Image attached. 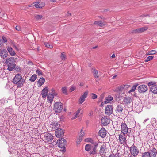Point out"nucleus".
Returning <instances> with one entry per match:
<instances>
[{
    "instance_id": "nucleus-2",
    "label": "nucleus",
    "mask_w": 157,
    "mask_h": 157,
    "mask_svg": "<svg viewBox=\"0 0 157 157\" xmlns=\"http://www.w3.org/2000/svg\"><path fill=\"white\" fill-rule=\"evenodd\" d=\"M14 58L10 57L6 61V64L8 66L7 69L9 71H11L15 68L16 65L14 62Z\"/></svg>"
},
{
    "instance_id": "nucleus-49",
    "label": "nucleus",
    "mask_w": 157,
    "mask_h": 157,
    "mask_svg": "<svg viewBox=\"0 0 157 157\" xmlns=\"http://www.w3.org/2000/svg\"><path fill=\"white\" fill-rule=\"evenodd\" d=\"M155 83V82H150L148 83V85L150 86H151L153 85Z\"/></svg>"
},
{
    "instance_id": "nucleus-6",
    "label": "nucleus",
    "mask_w": 157,
    "mask_h": 157,
    "mask_svg": "<svg viewBox=\"0 0 157 157\" xmlns=\"http://www.w3.org/2000/svg\"><path fill=\"white\" fill-rule=\"evenodd\" d=\"M63 109L62 105L60 102H56L54 105V110L56 113L60 112Z\"/></svg>"
},
{
    "instance_id": "nucleus-62",
    "label": "nucleus",
    "mask_w": 157,
    "mask_h": 157,
    "mask_svg": "<svg viewBox=\"0 0 157 157\" xmlns=\"http://www.w3.org/2000/svg\"><path fill=\"white\" fill-rule=\"evenodd\" d=\"M115 55L114 54H113L111 56L112 58H115Z\"/></svg>"
},
{
    "instance_id": "nucleus-56",
    "label": "nucleus",
    "mask_w": 157,
    "mask_h": 157,
    "mask_svg": "<svg viewBox=\"0 0 157 157\" xmlns=\"http://www.w3.org/2000/svg\"><path fill=\"white\" fill-rule=\"evenodd\" d=\"M78 117V115H76V114H75V115L74 116L72 117V119H74L75 118H76L77 117Z\"/></svg>"
},
{
    "instance_id": "nucleus-22",
    "label": "nucleus",
    "mask_w": 157,
    "mask_h": 157,
    "mask_svg": "<svg viewBox=\"0 0 157 157\" xmlns=\"http://www.w3.org/2000/svg\"><path fill=\"white\" fill-rule=\"evenodd\" d=\"M106 134V131L104 128H102L99 131V135L102 138L104 137Z\"/></svg>"
},
{
    "instance_id": "nucleus-59",
    "label": "nucleus",
    "mask_w": 157,
    "mask_h": 157,
    "mask_svg": "<svg viewBox=\"0 0 157 157\" xmlns=\"http://www.w3.org/2000/svg\"><path fill=\"white\" fill-rule=\"evenodd\" d=\"M109 157H117L115 155H110Z\"/></svg>"
},
{
    "instance_id": "nucleus-24",
    "label": "nucleus",
    "mask_w": 157,
    "mask_h": 157,
    "mask_svg": "<svg viewBox=\"0 0 157 157\" xmlns=\"http://www.w3.org/2000/svg\"><path fill=\"white\" fill-rule=\"evenodd\" d=\"M48 101V102L51 103L52 102L54 98V95L52 93H49L47 96Z\"/></svg>"
},
{
    "instance_id": "nucleus-29",
    "label": "nucleus",
    "mask_w": 157,
    "mask_h": 157,
    "mask_svg": "<svg viewBox=\"0 0 157 157\" xmlns=\"http://www.w3.org/2000/svg\"><path fill=\"white\" fill-rule=\"evenodd\" d=\"M35 4V7L37 8H42L45 5L43 2H36Z\"/></svg>"
},
{
    "instance_id": "nucleus-31",
    "label": "nucleus",
    "mask_w": 157,
    "mask_h": 157,
    "mask_svg": "<svg viewBox=\"0 0 157 157\" xmlns=\"http://www.w3.org/2000/svg\"><path fill=\"white\" fill-rule=\"evenodd\" d=\"M113 99V98L111 96L109 95L105 98V99L104 101L105 104L108 103L110 102Z\"/></svg>"
},
{
    "instance_id": "nucleus-19",
    "label": "nucleus",
    "mask_w": 157,
    "mask_h": 157,
    "mask_svg": "<svg viewBox=\"0 0 157 157\" xmlns=\"http://www.w3.org/2000/svg\"><path fill=\"white\" fill-rule=\"evenodd\" d=\"M123 106L121 105H118L116 107V112L118 114H121L123 110Z\"/></svg>"
},
{
    "instance_id": "nucleus-27",
    "label": "nucleus",
    "mask_w": 157,
    "mask_h": 157,
    "mask_svg": "<svg viewBox=\"0 0 157 157\" xmlns=\"http://www.w3.org/2000/svg\"><path fill=\"white\" fill-rule=\"evenodd\" d=\"M8 55L7 51L5 50L2 51L0 53V56L1 57L4 58L7 57Z\"/></svg>"
},
{
    "instance_id": "nucleus-54",
    "label": "nucleus",
    "mask_w": 157,
    "mask_h": 157,
    "mask_svg": "<svg viewBox=\"0 0 157 157\" xmlns=\"http://www.w3.org/2000/svg\"><path fill=\"white\" fill-rule=\"evenodd\" d=\"M26 62L28 63V64L29 65H32L33 64L32 62L30 61H29V60L27 61Z\"/></svg>"
},
{
    "instance_id": "nucleus-51",
    "label": "nucleus",
    "mask_w": 157,
    "mask_h": 157,
    "mask_svg": "<svg viewBox=\"0 0 157 157\" xmlns=\"http://www.w3.org/2000/svg\"><path fill=\"white\" fill-rule=\"evenodd\" d=\"M93 114V111L92 110L90 111L89 112V113H88V115L89 116H92Z\"/></svg>"
},
{
    "instance_id": "nucleus-16",
    "label": "nucleus",
    "mask_w": 157,
    "mask_h": 157,
    "mask_svg": "<svg viewBox=\"0 0 157 157\" xmlns=\"http://www.w3.org/2000/svg\"><path fill=\"white\" fill-rule=\"evenodd\" d=\"M113 107L111 105H107L105 108V113L106 114L110 115L113 112Z\"/></svg>"
},
{
    "instance_id": "nucleus-48",
    "label": "nucleus",
    "mask_w": 157,
    "mask_h": 157,
    "mask_svg": "<svg viewBox=\"0 0 157 157\" xmlns=\"http://www.w3.org/2000/svg\"><path fill=\"white\" fill-rule=\"evenodd\" d=\"M6 110L7 112L9 113H11L12 111V110L11 109L9 108L6 109Z\"/></svg>"
},
{
    "instance_id": "nucleus-23",
    "label": "nucleus",
    "mask_w": 157,
    "mask_h": 157,
    "mask_svg": "<svg viewBox=\"0 0 157 157\" xmlns=\"http://www.w3.org/2000/svg\"><path fill=\"white\" fill-rule=\"evenodd\" d=\"M48 87H46L42 90L41 94L42 97L45 98L46 97L48 94Z\"/></svg>"
},
{
    "instance_id": "nucleus-36",
    "label": "nucleus",
    "mask_w": 157,
    "mask_h": 157,
    "mask_svg": "<svg viewBox=\"0 0 157 157\" xmlns=\"http://www.w3.org/2000/svg\"><path fill=\"white\" fill-rule=\"evenodd\" d=\"M62 91L63 94L65 95L67 94V89L66 87H63L62 88Z\"/></svg>"
},
{
    "instance_id": "nucleus-63",
    "label": "nucleus",
    "mask_w": 157,
    "mask_h": 157,
    "mask_svg": "<svg viewBox=\"0 0 157 157\" xmlns=\"http://www.w3.org/2000/svg\"><path fill=\"white\" fill-rule=\"evenodd\" d=\"M2 41L1 39H0V46H2Z\"/></svg>"
},
{
    "instance_id": "nucleus-50",
    "label": "nucleus",
    "mask_w": 157,
    "mask_h": 157,
    "mask_svg": "<svg viewBox=\"0 0 157 157\" xmlns=\"http://www.w3.org/2000/svg\"><path fill=\"white\" fill-rule=\"evenodd\" d=\"M17 31H20L21 29V27L18 25L16 26L15 27Z\"/></svg>"
},
{
    "instance_id": "nucleus-34",
    "label": "nucleus",
    "mask_w": 157,
    "mask_h": 157,
    "mask_svg": "<svg viewBox=\"0 0 157 157\" xmlns=\"http://www.w3.org/2000/svg\"><path fill=\"white\" fill-rule=\"evenodd\" d=\"M151 123L154 127H157V121L155 118H153L151 119Z\"/></svg>"
},
{
    "instance_id": "nucleus-28",
    "label": "nucleus",
    "mask_w": 157,
    "mask_h": 157,
    "mask_svg": "<svg viewBox=\"0 0 157 157\" xmlns=\"http://www.w3.org/2000/svg\"><path fill=\"white\" fill-rule=\"evenodd\" d=\"M92 70V72L94 77L95 78H98L99 77V72H100L95 69H93Z\"/></svg>"
},
{
    "instance_id": "nucleus-14",
    "label": "nucleus",
    "mask_w": 157,
    "mask_h": 157,
    "mask_svg": "<svg viewBox=\"0 0 157 157\" xmlns=\"http://www.w3.org/2000/svg\"><path fill=\"white\" fill-rule=\"evenodd\" d=\"M148 27L147 26H144L142 28L136 29L132 30V33H140L147 30Z\"/></svg>"
},
{
    "instance_id": "nucleus-39",
    "label": "nucleus",
    "mask_w": 157,
    "mask_h": 157,
    "mask_svg": "<svg viewBox=\"0 0 157 157\" xmlns=\"http://www.w3.org/2000/svg\"><path fill=\"white\" fill-rule=\"evenodd\" d=\"M35 18L37 20H40L42 19L43 16L42 15H36L35 16Z\"/></svg>"
},
{
    "instance_id": "nucleus-47",
    "label": "nucleus",
    "mask_w": 157,
    "mask_h": 157,
    "mask_svg": "<svg viewBox=\"0 0 157 157\" xmlns=\"http://www.w3.org/2000/svg\"><path fill=\"white\" fill-rule=\"evenodd\" d=\"M76 89L75 86H72L70 88V90L71 92L73 91Z\"/></svg>"
},
{
    "instance_id": "nucleus-45",
    "label": "nucleus",
    "mask_w": 157,
    "mask_h": 157,
    "mask_svg": "<svg viewBox=\"0 0 157 157\" xmlns=\"http://www.w3.org/2000/svg\"><path fill=\"white\" fill-rule=\"evenodd\" d=\"M91 95V97H92V98L93 99H96L97 98V95H96L95 94L92 93Z\"/></svg>"
},
{
    "instance_id": "nucleus-44",
    "label": "nucleus",
    "mask_w": 157,
    "mask_h": 157,
    "mask_svg": "<svg viewBox=\"0 0 157 157\" xmlns=\"http://www.w3.org/2000/svg\"><path fill=\"white\" fill-rule=\"evenodd\" d=\"M148 54L149 55H153L156 53V52L155 50H151L148 52Z\"/></svg>"
},
{
    "instance_id": "nucleus-38",
    "label": "nucleus",
    "mask_w": 157,
    "mask_h": 157,
    "mask_svg": "<svg viewBox=\"0 0 157 157\" xmlns=\"http://www.w3.org/2000/svg\"><path fill=\"white\" fill-rule=\"evenodd\" d=\"M141 157H150V155L147 152H145L142 154Z\"/></svg>"
},
{
    "instance_id": "nucleus-13",
    "label": "nucleus",
    "mask_w": 157,
    "mask_h": 157,
    "mask_svg": "<svg viewBox=\"0 0 157 157\" xmlns=\"http://www.w3.org/2000/svg\"><path fill=\"white\" fill-rule=\"evenodd\" d=\"M110 119L106 117H103L101 121V124L104 126L107 125L109 123Z\"/></svg>"
},
{
    "instance_id": "nucleus-21",
    "label": "nucleus",
    "mask_w": 157,
    "mask_h": 157,
    "mask_svg": "<svg viewBox=\"0 0 157 157\" xmlns=\"http://www.w3.org/2000/svg\"><path fill=\"white\" fill-rule=\"evenodd\" d=\"M126 134H120L119 135V140L121 144L124 143L126 141Z\"/></svg>"
},
{
    "instance_id": "nucleus-60",
    "label": "nucleus",
    "mask_w": 157,
    "mask_h": 157,
    "mask_svg": "<svg viewBox=\"0 0 157 157\" xmlns=\"http://www.w3.org/2000/svg\"><path fill=\"white\" fill-rule=\"evenodd\" d=\"M149 120V119H148V118H147V119H146L144 121V122H143V123L144 124H145V122H146L147 120Z\"/></svg>"
},
{
    "instance_id": "nucleus-32",
    "label": "nucleus",
    "mask_w": 157,
    "mask_h": 157,
    "mask_svg": "<svg viewBox=\"0 0 157 157\" xmlns=\"http://www.w3.org/2000/svg\"><path fill=\"white\" fill-rule=\"evenodd\" d=\"M138 85V84L134 85L132 88V89L128 91V92L132 94V92H133L136 90L137 86Z\"/></svg>"
},
{
    "instance_id": "nucleus-33",
    "label": "nucleus",
    "mask_w": 157,
    "mask_h": 157,
    "mask_svg": "<svg viewBox=\"0 0 157 157\" xmlns=\"http://www.w3.org/2000/svg\"><path fill=\"white\" fill-rule=\"evenodd\" d=\"M45 81V79L44 78L42 77L40 78L38 81V83L40 84V86H41L43 85V84L44 83Z\"/></svg>"
},
{
    "instance_id": "nucleus-4",
    "label": "nucleus",
    "mask_w": 157,
    "mask_h": 157,
    "mask_svg": "<svg viewBox=\"0 0 157 157\" xmlns=\"http://www.w3.org/2000/svg\"><path fill=\"white\" fill-rule=\"evenodd\" d=\"M129 129L128 128L125 123H122L121 125V131L123 134H127L130 136L132 134L129 132Z\"/></svg>"
},
{
    "instance_id": "nucleus-15",
    "label": "nucleus",
    "mask_w": 157,
    "mask_h": 157,
    "mask_svg": "<svg viewBox=\"0 0 157 157\" xmlns=\"http://www.w3.org/2000/svg\"><path fill=\"white\" fill-rule=\"evenodd\" d=\"M88 94V92L86 91L80 97L79 99V104H81L85 101V99L87 97Z\"/></svg>"
},
{
    "instance_id": "nucleus-43",
    "label": "nucleus",
    "mask_w": 157,
    "mask_h": 157,
    "mask_svg": "<svg viewBox=\"0 0 157 157\" xmlns=\"http://www.w3.org/2000/svg\"><path fill=\"white\" fill-rule=\"evenodd\" d=\"M80 133V134L79 136V138L80 139H81V140H82V137H83V136L84 135V132H83L82 130H81Z\"/></svg>"
},
{
    "instance_id": "nucleus-37",
    "label": "nucleus",
    "mask_w": 157,
    "mask_h": 157,
    "mask_svg": "<svg viewBox=\"0 0 157 157\" xmlns=\"http://www.w3.org/2000/svg\"><path fill=\"white\" fill-rule=\"evenodd\" d=\"M94 140L90 138H87L85 139L84 141L87 142H89L92 143Z\"/></svg>"
},
{
    "instance_id": "nucleus-20",
    "label": "nucleus",
    "mask_w": 157,
    "mask_h": 157,
    "mask_svg": "<svg viewBox=\"0 0 157 157\" xmlns=\"http://www.w3.org/2000/svg\"><path fill=\"white\" fill-rule=\"evenodd\" d=\"M130 86L128 85H122L118 87V89L120 91H124L130 87Z\"/></svg>"
},
{
    "instance_id": "nucleus-53",
    "label": "nucleus",
    "mask_w": 157,
    "mask_h": 157,
    "mask_svg": "<svg viewBox=\"0 0 157 157\" xmlns=\"http://www.w3.org/2000/svg\"><path fill=\"white\" fill-rule=\"evenodd\" d=\"M81 109H79L77 111V112L76 113V115H78L79 114L80 111L81 110Z\"/></svg>"
},
{
    "instance_id": "nucleus-55",
    "label": "nucleus",
    "mask_w": 157,
    "mask_h": 157,
    "mask_svg": "<svg viewBox=\"0 0 157 157\" xmlns=\"http://www.w3.org/2000/svg\"><path fill=\"white\" fill-rule=\"evenodd\" d=\"M78 117V115H76V114H75V115L74 116L72 117V119H74L75 118H76L77 117Z\"/></svg>"
},
{
    "instance_id": "nucleus-5",
    "label": "nucleus",
    "mask_w": 157,
    "mask_h": 157,
    "mask_svg": "<svg viewBox=\"0 0 157 157\" xmlns=\"http://www.w3.org/2000/svg\"><path fill=\"white\" fill-rule=\"evenodd\" d=\"M124 104L128 108L132 107V101L131 98L129 97H125L124 100Z\"/></svg>"
},
{
    "instance_id": "nucleus-35",
    "label": "nucleus",
    "mask_w": 157,
    "mask_h": 157,
    "mask_svg": "<svg viewBox=\"0 0 157 157\" xmlns=\"http://www.w3.org/2000/svg\"><path fill=\"white\" fill-rule=\"evenodd\" d=\"M37 78V75L35 74L33 75L30 78L29 80L32 82H34Z\"/></svg>"
},
{
    "instance_id": "nucleus-58",
    "label": "nucleus",
    "mask_w": 157,
    "mask_h": 157,
    "mask_svg": "<svg viewBox=\"0 0 157 157\" xmlns=\"http://www.w3.org/2000/svg\"><path fill=\"white\" fill-rule=\"evenodd\" d=\"M82 140H81V139H80L79 138V140H78V141L77 142V144H78L80 143V142H81V141Z\"/></svg>"
},
{
    "instance_id": "nucleus-61",
    "label": "nucleus",
    "mask_w": 157,
    "mask_h": 157,
    "mask_svg": "<svg viewBox=\"0 0 157 157\" xmlns=\"http://www.w3.org/2000/svg\"><path fill=\"white\" fill-rule=\"evenodd\" d=\"M83 85V84L82 82H80L79 84V86H82Z\"/></svg>"
},
{
    "instance_id": "nucleus-46",
    "label": "nucleus",
    "mask_w": 157,
    "mask_h": 157,
    "mask_svg": "<svg viewBox=\"0 0 157 157\" xmlns=\"http://www.w3.org/2000/svg\"><path fill=\"white\" fill-rule=\"evenodd\" d=\"M36 73L39 75H42V72L41 71L40 69H38L36 71Z\"/></svg>"
},
{
    "instance_id": "nucleus-12",
    "label": "nucleus",
    "mask_w": 157,
    "mask_h": 157,
    "mask_svg": "<svg viewBox=\"0 0 157 157\" xmlns=\"http://www.w3.org/2000/svg\"><path fill=\"white\" fill-rule=\"evenodd\" d=\"M100 144H101V148L99 150V153L100 155H103L105 152V149L106 145L105 143L102 142H99Z\"/></svg>"
},
{
    "instance_id": "nucleus-57",
    "label": "nucleus",
    "mask_w": 157,
    "mask_h": 157,
    "mask_svg": "<svg viewBox=\"0 0 157 157\" xmlns=\"http://www.w3.org/2000/svg\"><path fill=\"white\" fill-rule=\"evenodd\" d=\"M59 123H58V122H57L56 123L55 126H56V128L59 127Z\"/></svg>"
},
{
    "instance_id": "nucleus-26",
    "label": "nucleus",
    "mask_w": 157,
    "mask_h": 157,
    "mask_svg": "<svg viewBox=\"0 0 157 157\" xmlns=\"http://www.w3.org/2000/svg\"><path fill=\"white\" fill-rule=\"evenodd\" d=\"M94 24L98 25L100 27H103L105 25V21H95L94 22Z\"/></svg>"
},
{
    "instance_id": "nucleus-7",
    "label": "nucleus",
    "mask_w": 157,
    "mask_h": 157,
    "mask_svg": "<svg viewBox=\"0 0 157 157\" xmlns=\"http://www.w3.org/2000/svg\"><path fill=\"white\" fill-rule=\"evenodd\" d=\"M130 151L131 155L134 156H137L139 152V149L134 145L130 147Z\"/></svg>"
},
{
    "instance_id": "nucleus-64",
    "label": "nucleus",
    "mask_w": 157,
    "mask_h": 157,
    "mask_svg": "<svg viewBox=\"0 0 157 157\" xmlns=\"http://www.w3.org/2000/svg\"><path fill=\"white\" fill-rule=\"evenodd\" d=\"M136 157V156H134L132 155H131L129 157Z\"/></svg>"
},
{
    "instance_id": "nucleus-42",
    "label": "nucleus",
    "mask_w": 157,
    "mask_h": 157,
    "mask_svg": "<svg viewBox=\"0 0 157 157\" xmlns=\"http://www.w3.org/2000/svg\"><path fill=\"white\" fill-rule=\"evenodd\" d=\"M45 46L48 47L49 48H53V46L52 45H50L48 43H45Z\"/></svg>"
},
{
    "instance_id": "nucleus-3",
    "label": "nucleus",
    "mask_w": 157,
    "mask_h": 157,
    "mask_svg": "<svg viewBox=\"0 0 157 157\" xmlns=\"http://www.w3.org/2000/svg\"><path fill=\"white\" fill-rule=\"evenodd\" d=\"M57 143L59 147L63 149L61 151L65 152V146L67 144L66 140L64 138H62L57 140Z\"/></svg>"
},
{
    "instance_id": "nucleus-17",
    "label": "nucleus",
    "mask_w": 157,
    "mask_h": 157,
    "mask_svg": "<svg viewBox=\"0 0 157 157\" xmlns=\"http://www.w3.org/2000/svg\"><path fill=\"white\" fill-rule=\"evenodd\" d=\"M147 152L150 157H155L157 153V150L154 148L149 150Z\"/></svg>"
},
{
    "instance_id": "nucleus-25",
    "label": "nucleus",
    "mask_w": 157,
    "mask_h": 157,
    "mask_svg": "<svg viewBox=\"0 0 157 157\" xmlns=\"http://www.w3.org/2000/svg\"><path fill=\"white\" fill-rule=\"evenodd\" d=\"M150 91L153 93L154 94H157V86L155 85L151 86L150 87Z\"/></svg>"
},
{
    "instance_id": "nucleus-1",
    "label": "nucleus",
    "mask_w": 157,
    "mask_h": 157,
    "mask_svg": "<svg viewBox=\"0 0 157 157\" xmlns=\"http://www.w3.org/2000/svg\"><path fill=\"white\" fill-rule=\"evenodd\" d=\"M25 80L23 78L21 74H18L14 78L13 82L16 84L17 87H21L23 86Z\"/></svg>"
},
{
    "instance_id": "nucleus-9",
    "label": "nucleus",
    "mask_w": 157,
    "mask_h": 157,
    "mask_svg": "<svg viewBox=\"0 0 157 157\" xmlns=\"http://www.w3.org/2000/svg\"><path fill=\"white\" fill-rule=\"evenodd\" d=\"M139 92L140 93H143L146 92L148 90L147 86L144 84L139 86L138 88Z\"/></svg>"
},
{
    "instance_id": "nucleus-40",
    "label": "nucleus",
    "mask_w": 157,
    "mask_h": 157,
    "mask_svg": "<svg viewBox=\"0 0 157 157\" xmlns=\"http://www.w3.org/2000/svg\"><path fill=\"white\" fill-rule=\"evenodd\" d=\"M61 58L62 60H65L66 59V55L64 52L61 54Z\"/></svg>"
},
{
    "instance_id": "nucleus-8",
    "label": "nucleus",
    "mask_w": 157,
    "mask_h": 157,
    "mask_svg": "<svg viewBox=\"0 0 157 157\" xmlns=\"http://www.w3.org/2000/svg\"><path fill=\"white\" fill-rule=\"evenodd\" d=\"M44 139L46 142L50 144L52 143L53 139V136L51 134L46 133L44 134Z\"/></svg>"
},
{
    "instance_id": "nucleus-30",
    "label": "nucleus",
    "mask_w": 157,
    "mask_h": 157,
    "mask_svg": "<svg viewBox=\"0 0 157 157\" xmlns=\"http://www.w3.org/2000/svg\"><path fill=\"white\" fill-rule=\"evenodd\" d=\"M7 50L10 54L13 56L15 55L16 53L13 49L10 47H8L7 48Z\"/></svg>"
},
{
    "instance_id": "nucleus-52",
    "label": "nucleus",
    "mask_w": 157,
    "mask_h": 157,
    "mask_svg": "<svg viewBox=\"0 0 157 157\" xmlns=\"http://www.w3.org/2000/svg\"><path fill=\"white\" fill-rule=\"evenodd\" d=\"M2 39L3 40V42H6L7 41V40L6 38L4 36L2 37Z\"/></svg>"
},
{
    "instance_id": "nucleus-18",
    "label": "nucleus",
    "mask_w": 157,
    "mask_h": 157,
    "mask_svg": "<svg viewBox=\"0 0 157 157\" xmlns=\"http://www.w3.org/2000/svg\"><path fill=\"white\" fill-rule=\"evenodd\" d=\"M85 149L87 151H89V153L90 155H94L91 153V152L93 150V146L90 144H88L85 146Z\"/></svg>"
},
{
    "instance_id": "nucleus-10",
    "label": "nucleus",
    "mask_w": 157,
    "mask_h": 157,
    "mask_svg": "<svg viewBox=\"0 0 157 157\" xmlns=\"http://www.w3.org/2000/svg\"><path fill=\"white\" fill-rule=\"evenodd\" d=\"M99 142L98 141L94 140L91 144L93 145V150L91 152V153L93 154H96L97 153V149L98 145Z\"/></svg>"
},
{
    "instance_id": "nucleus-41",
    "label": "nucleus",
    "mask_w": 157,
    "mask_h": 157,
    "mask_svg": "<svg viewBox=\"0 0 157 157\" xmlns=\"http://www.w3.org/2000/svg\"><path fill=\"white\" fill-rule=\"evenodd\" d=\"M153 58V56H149V57H147L146 59L145 60V61L146 62H147L151 60V59H152Z\"/></svg>"
},
{
    "instance_id": "nucleus-11",
    "label": "nucleus",
    "mask_w": 157,
    "mask_h": 157,
    "mask_svg": "<svg viewBox=\"0 0 157 157\" xmlns=\"http://www.w3.org/2000/svg\"><path fill=\"white\" fill-rule=\"evenodd\" d=\"M64 133L63 130L59 128L56 129L55 132V135L58 138L62 137L64 135Z\"/></svg>"
}]
</instances>
